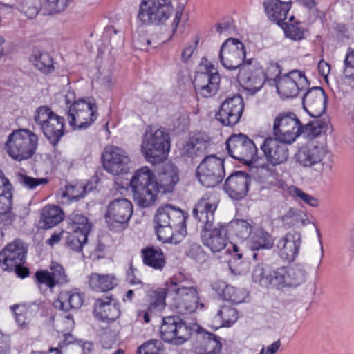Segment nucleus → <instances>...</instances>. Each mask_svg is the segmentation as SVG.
<instances>
[{
    "mask_svg": "<svg viewBox=\"0 0 354 354\" xmlns=\"http://www.w3.org/2000/svg\"><path fill=\"white\" fill-rule=\"evenodd\" d=\"M307 113L314 118V120L304 126L294 112L280 114L274 120L273 125L274 136L283 142L290 144L303 133H306L311 139L325 133L330 124L329 117L326 112H320L318 115H314L311 112Z\"/></svg>",
    "mask_w": 354,
    "mask_h": 354,
    "instance_id": "1",
    "label": "nucleus"
},
{
    "mask_svg": "<svg viewBox=\"0 0 354 354\" xmlns=\"http://www.w3.org/2000/svg\"><path fill=\"white\" fill-rule=\"evenodd\" d=\"M187 218V214L180 208L171 205L159 207L153 218L158 239L164 243H178L174 232H185Z\"/></svg>",
    "mask_w": 354,
    "mask_h": 354,
    "instance_id": "2",
    "label": "nucleus"
},
{
    "mask_svg": "<svg viewBox=\"0 0 354 354\" xmlns=\"http://www.w3.org/2000/svg\"><path fill=\"white\" fill-rule=\"evenodd\" d=\"M170 149V136L164 128L149 126L142 137L141 151L147 162L156 165L167 159Z\"/></svg>",
    "mask_w": 354,
    "mask_h": 354,
    "instance_id": "3",
    "label": "nucleus"
},
{
    "mask_svg": "<svg viewBox=\"0 0 354 354\" xmlns=\"http://www.w3.org/2000/svg\"><path fill=\"white\" fill-rule=\"evenodd\" d=\"M133 200L141 207L153 205L159 192L158 183L153 173L147 167L138 169L129 183Z\"/></svg>",
    "mask_w": 354,
    "mask_h": 354,
    "instance_id": "4",
    "label": "nucleus"
},
{
    "mask_svg": "<svg viewBox=\"0 0 354 354\" xmlns=\"http://www.w3.org/2000/svg\"><path fill=\"white\" fill-rule=\"evenodd\" d=\"M38 145L37 136L29 129H20L12 131L8 138L5 149L12 159L21 162L30 158Z\"/></svg>",
    "mask_w": 354,
    "mask_h": 354,
    "instance_id": "5",
    "label": "nucleus"
},
{
    "mask_svg": "<svg viewBox=\"0 0 354 354\" xmlns=\"http://www.w3.org/2000/svg\"><path fill=\"white\" fill-rule=\"evenodd\" d=\"M194 324L187 323L179 315L164 317L160 326L161 338L173 345H182L193 335Z\"/></svg>",
    "mask_w": 354,
    "mask_h": 354,
    "instance_id": "6",
    "label": "nucleus"
},
{
    "mask_svg": "<svg viewBox=\"0 0 354 354\" xmlns=\"http://www.w3.org/2000/svg\"><path fill=\"white\" fill-rule=\"evenodd\" d=\"M171 0H142L138 19L143 25L164 24L172 15Z\"/></svg>",
    "mask_w": 354,
    "mask_h": 354,
    "instance_id": "7",
    "label": "nucleus"
},
{
    "mask_svg": "<svg viewBox=\"0 0 354 354\" xmlns=\"http://www.w3.org/2000/svg\"><path fill=\"white\" fill-rule=\"evenodd\" d=\"M225 145L229 156L241 162L250 165L259 159L256 145L243 133L231 135Z\"/></svg>",
    "mask_w": 354,
    "mask_h": 354,
    "instance_id": "8",
    "label": "nucleus"
},
{
    "mask_svg": "<svg viewBox=\"0 0 354 354\" xmlns=\"http://www.w3.org/2000/svg\"><path fill=\"white\" fill-rule=\"evenodd\" d=\"M224 160L215 155L206 156L196 169V177L206 187H214L225 176Z\"/></svg>",
    "mask_w": 354,
    "mask_h": 354,
    "instance_id": "9",
    "label": "nucleus"
},
{
    "mask_svg": "<svg viewBox=\"0 0 354 354\" xmlns=\"http://www.w3.org/2000/svg\"><path fill=\"white\" fill-rule=\"evenodd\" d=\"M287 143L277 139L276 137L265 139L261 145V150L268 164H263L261 167L262 171L265 170L273 175L276 172L275 166L286 162L289 156V150Z\"/></svg>",
    "mask_w": 354,
    "mask_h": 354,
    "instance_id": "10",
    "label": "nucleus"
},
{
    "mask_svg": "<svg viewBox=\"0 0 354 354\" xmlns=\"http://www.w3.org/2000/svg\"><path fill=\"white\" fill-rule=\"evenodd\" d=\"M34 118L48 141L53 147H57L65 133L64 118L55 112H36Z\"/></svg>",
    "mask_w": 354,
    "mask_h": 354,
    "instance_id": "11",
    "label": "nucleus"
},
{
    "mask_svg": "<svg viewBox=\"0 0 354 354\" xmlns=\"http://www.w3.org/2000/svg\"><path fill=\"white\" fill-rule=\"evenodd\" d=\"M306 276V270L301 264L292 267L281 266L271 270L270 287L278 290L286 287H297L305 281Z\"/></svg>",
    "mask_w": 354,
    "mask_h": 354,
    "instance_id": "12",
    "label": "nucleus"
},
{
    "mask_svg": "<svg viewBox=\"0 0 354 354\" xmlns=\"http://www.w3.org/2000/svg\"><path fill=\"white\" fill-rule=\"evenodd\" d=\"M245 58L244 45L239 40L234 38L227 39L221 46L219 59L221 64L227 70L232 71L242 68Z\"/></svg>",
    "mask_w": 354,
    "mask_h": 354,
    "instance_id": "13",
    "label": "nucleus"
},
{
    "mask_svg": "<svg viewBox=\"0 0 354 354\" xmlns=\"http://www.w3.org/2000/svg\"><path fill=\"white\" fill-rule=\"evenodd\" d=\"M133 214V205L126 198H118L107 206L105 215L110 230L117 231L129 221Z\"/></svg>",
    "mask_w": 354,
    "mask_h": 354,
    "instance_id": "14",
    "label": "nucleus"
},
{
    "mask_svg": "<svg viewBox=\"0 0 354 354\" xmlns=\"http://www.w3.org/2000/svg\"><path fill=\"white\" fill-rule=\"evenodd\" d=\"M103 167L113 175L127 174L130 169V159L127 153L118 147L109 146L102 153Z\"/></svg>",
    "mask_w": 354,
    "mask_h": 354,
    "instance_id": "15",
    "label": "nucleus"
},
{
    "mask_svg": "<svg viewBox=\"0 0 354 354\" xmlns=\"http://www.w3.org/2000/svg\"><path fill=\"white\" fill-rule=\"evenodd\" d=\"M27 254V246L20 239L8 243L0 252V266L4 270H13V267L24 264Z\"/></svg>",
    "mask_w": 354,
    "mask_h": 354,
    "instance_id": "16",
    "label": "nucleus"
},
{
    "mask_svg": "<svg viewBox=\"0 0 354 354\" xmlns=\"http://www.w3.org/2000/svg\"><path fill=\"white\" fill-rule=\"evenodd\" d=\"M201 238L205 246L213 253H216L225 248L230 236L225 223L220 222L215 226L202 229Z\"/></svg>",
    "mask_w": 354,
    "mask_h": 354,
    "instance_id": "17",
    "label": "nucleus"
},
{
    "mask_svg": "<svg viewBox=\"0 0 354 354\" xmlns=\"http://www.w3.org/2000/svg\"><path fill=\"white\" fill-rule=\"evenodd\" d=\"M251 178L245 171H235L225 181L223 189L232 200L244 198L249 190Z\"/></svg>",
    "mask_w": 354,
    "mask_h": 354,
    "instance_id": "18",
    "label": "nucleus"
},
{
    "mask_svg": "<svg viewBox=\"0 0 354 354\" xmlns=\"http://www.w3.org/2000/svg\"><path fill=\"white\" fill-rule=\"evenodd\" d=\"M195 327L193 335L196 342L194 348L196 354H218L222 347L221 338L216 335L205 331L199 325L194 324Z\"/></svg>",
    "mask_w": 354,
    "mask_h": 354,
    "instance_id": "19",
    "label": "nucleus"
},
{
    "mask_svg": "<svg viewBox=\"0 0 354 354\" xmlns=\"http://www.w3.org/2000/svg\"><path fill=\"white\" fill-rule=\"evenodd\" d=\"M217 207V200L210 196H203L196 204L192 214L201 230L214 226Z\"/></svg>",
    "mask_w": 354,
    "mask_h": 354,
    "instance_id": "20",
    "label": "nucleus"
},
{
    "mask_svg": "<svg viewBox=\"0 0 354 354\" xmlns=\"http://www.w3.org/2000/svg\"><path fill=\"white\" fill-rule=\"evenodd\" d=\"M237 77L245 89L252 94L261 89L265 82L263 71L251 63L242 66Z\"/></svg>",
    "mask_w": 354,
    "mask_h": 354,
    "instance_id": "21",
    "label": "nucleus"
},
{
    "mask_svg": "<svg viewBox=\"0 0 354 354\" xmlns=\"http://www.w3.org/2000/svg\"><path fill=\"white\" fill-rule=\"evenodd\" d=\"M210 147L211 139L208 135L202 132L194 133L183 145L181 155L192 159L202 157L208 152Z\"/></svg>",
    "mask_w": 354,
    "mask_h": 354,
    "instance_id": "22",
    "label": "nucleus"
},
{
    "mask_svg": "<svg viewBox=\"0 0 354 354\" xmlns=\"http://www.w3.org/2000/svg\"><path fill=\"white\" fill-rule=\"evenodd\" d=\"M306 82L307 79L301 71H292L279 77L276 82V87L281 97H293L297 95L299 85Z\"/></svg>",
    "mask_w": 354,
    "mask_h": 354,
    "instance_id": "23",
    "label": "nucleus"
},
{
    "mask_svg": "<svg viewBox=\"0 0 354 354\" xmlns=\"http://www.w3.org/2000/svg\"><path fill=\"white\" fill-rule=\"evenodd\" d=\"M220 80L218 71L212 68L205 73H198L195 77L194 85L199 95L204 97H209L217 92Z\"/></svg>",
    "mask_w": 354,
    "mask_h": 354,
    "instance_id": "24",
    "label": "nucleus"
},
{
    "mask_svg": "<svg viewBox=\"0 0 354 354\" xmlns=\"http://www.w3.org/2000/svg\"><path fill=\"white\" fill-rule=\"evenodd\" d=\"M301 243L300 233L296 231L289 232L277 242L278 254L284 261H293L298 256Z\"/></svg>",
    "mask_w": 354,
    "mask_h": 354,
    "instance_id": "25",
    "label": "nucleus"
},
{
    "mask_svg": "<svg viewBox=\"0 0 354 354\" xmlns=\"http://www.w3.org/2000/svg\"><path fill=\"white\" fill-rule=\"evenodd\" d=\"M172 299L171 307L180 314L194 312L199 304V297L196 289H183L181 294L169 295ZM203 307V304H200Z\"/></svg>",
    "mask_w": 354,
    "mask_h": 354,
    "instance_id": "26",
    "label": "nucleus"
},
{
    "mask_svg": "<svg viewBox=\"0 0 354 354\" xmlns=\"http://www.w3.org/2000/svg\"><path fill=\"white\" fill-rule=\"evenodd\" d=\"M326 154L323 146L313 142L300 147L295 155L297 163L304 167H311L322 162Z\"/></svg>",
    "mask_w": 354,
    "mask_h": 354,
    "instance_id": "27",
    "label": "nucleus"
},
{
    "mask_svg": "<svg viewBox=\"0 0 354 354\" xmlns=\"http://www.w3.org/2000/svg\"><path fill=\"white\" fill-rule=\"evenodd\" d=\"M93 313L99 320L113 322L120 315L119 304L112 296L98 298L94 305Z\"/></svg>",
    "mask_w": 354,
    "mask_h": 354,
    "instance_id": "28",
    "label": "nucleus"
},
{
    "mask_svg": "<svg viewBox=\"0 0 354 354\" xmlns=\"http://www.w3.org/2000/svg\"><path fill=\"white\" fill-rule=\"evenodd\" d=\"M274 245V238L268 232L262 229L256 230L248 242V248L252 252L253 259L262 260L263 250H270Z\"/></svg>",
    "mask_w": 354,
    "mask_h": 354,
    "instance_id": "29",
    "label": "nucleus"
},
{
    "mask_svg": "<svg viewBox=\"0 0 354 354\" xmlns=\"http://www.w3.org/2000/svg\"><path fill=\"white\" fill-rule=\"evenodd\" d=\"M212 288L223 300L239 304L245 301L247 292L243 289L227 285L225 281H218L213 283Z\"/></svg>",
    "mask_w": 354,
    "mask_h": 354,
    "instance_id": "30",
    "label": "nucleus"
},
{
    "mask_svg": "<svg viewBox=\"0 0 354 354\" xmlns=\"http://www.w3.org/2000/svg\"><path fill=\"white\" fill-rule=\"evenodd\" d=\"M84 301V295L76 290L63 291L59 293L57 299L54 302V306L61 310L68 312L72 309H79L82 306Z\"/></svg>",
    "mask_w": 354,
    "mask_h": 354,
    "instance_id": "31",
    "label": "nucleus"
},
{
    "mask_svg": "<svg viewBox=\"0 0 354 354\" xmlns=\"http://www.w3.org/2000/svg\"><path fill=\"white\" fill-rule=\"evenodd\" d=\"M263 6L268 18L281 26L290 8L288 3L279 0H266Z\"/></svg>",
    "mask_w": 354,
    "mask_h": 354,
    "instance_id": "32",
    "label": "nucleus"
},
{
    "mask_svg": "<svg viewBox=\"0 0 354 354\" xmlns=\"http://www.w3.org/2000/svg\"><path fill=\"white\" fill-rule=\"evenodd\" d=\"M283 227L290 228L306 225L309 223L306 214L301 209L288 207L277 217Z\"/></svg>",
    "mask_w": 354,
    "mask_h": 354,
    "instance_id": "33",
    "label": "nucleus"
},
{
    "mask_svg": "<svg viewBox=\"0 0 354 354\" xmlns=\"http://www.w3.org/2000/svg\"><path fill=\"white\" fill-rule=\"evenodd\" d=\"M143 263L155 270H162L166 265L162 250L157 247L147 246L141 250Z\"/></svg>",
    "mask_w": 354,
    "mask_h": 354,
    "instance_id": "34",
    "label": "nucleus"
},
{
    "mask_svg": "<svg viewBox=\"0 0 354 354\" xmlns=\"http://www.w3.org/2000/svg\"><path fill=\"white\" fill-rule=\"evenodd\" d=\"M327 97L324 91L320 87L309 89L303 97V107L305 111L310 109H322L326 111Z\"/></svg>",
    "mask_w": 354,
    "mask_h": 354,
    "instance_id": "35",
    "label": "nucleus"
},
{
    "mask_svg": "<svg viewBox=\"0 0 354 354\" xmlns=\"http://www.w3.org/2000/svg\"><path fill=\"white\" fill-rule=\"evenodd\" d=\"M158 180L159 192L160 189L162 192H172L174 185L179 180L177 167L173 165H165L159 174Z\"/></svg>",
    "mask_w": 354,
    "mask_h": 354,
    "instance_id": "36",
    "label": "nucleus"
},
{
    "mask_svg": "<svg viewBox=\"0 0 354 354\" xmlns=\"http://www.w3.org/2000/svg\"><path fill=\"white\" fill-rule=\"evenodd\" d=\"M252 221L235 219L225 223V226L229 236H236L240 240L248 239L252 234Z\"/></svg>",
    "mask_w": 354,
    "mask_h": 354,
    "instance_id": "37",
    "label": "nucleus"
},
{
    "mask_svg": "<svg viewBox=\"0 0 354 354\" xmlns=\"http://www.w3.org/2000/svg\"><path fill=\"white\" fill-rule=\"evenodd\" d=\"M88 284L95 291L106 292L117 286V279L112 274L92 273L88 278Z\"/></svg>",
    "mask_w": 354,
    "mask_h": 354,
    "instance_id": "38",
    "label": "nucleus"
},
{
    "mask_svg": "<svg viewBox=\"0 0 354 354\" xmlns=\"http://www.w3.org/2000/svg\"><path fill=\"white\" fill-rule=\"evenodd\" d=\"M66 221L68 224L67 229L69 231L88 235L92 228V224L88 221L87 217L78 212L71 214Z\"/></svg>",
    "mask_w": 354,
    "mask_h": 354,
    "instance_id": "39",
    "label": "nucleus"
},
{
    "mask_svg": "<svg viewBox=\"0 0 354 354\" xmlns=\"http://www.w3.org/2000/svg\"><path fill=\"white\" fill-rule=\"evenodd\" d=\"M63 212L57 206L52 205L45 207L41 212L40 223H42V227L45 229L52 228L63 219Z\"/></svg>",
    "mask_w": 354,
    "mask_h": 354,
    "instance_id": "40",
    "label": "nucleus"
},
{
    "mask_svg": "<svg viewBox=\"0 0 354 354\" xmlns=\"http://www.w3.org/2000/svg\"><path fill=\"white\" fill-rule=\"evenodd\" d=\"M64 100L66 105H69L68 111H93L97 109L95 102L93 98L75 100V95L73 91H68L64 95Z\"/></svg>",
    "mask_w": 354,
    "mask_h": 354,
    "instance_id": "41",
    "label": "nucleus"
},
{
    "mask_svg": "<svg viewBox=\"0 0 354 354\" xmlns=\"http://www.w3.org/2000/svg\"><path fill=\"white\" fill-rule=\"evenodd\" d=\"M98 116V112H68V124L73 127L77 120V130H83L91 126Z\"/></svg>",
    "mask_w": 354,
    "mask_h": 354,
    "instance_id": "42",
    "label": "nucleus"
},
{
    "mask_svg": "<svg viewBox=\"0 0 354 354\" xmlns=\"http://www.w3.org/2000/svg\"><path fill=\"white\" fill-rule=\"evenodd\" d=\"M215 320H221L220 327H230L238 319V312L234 307L227 305H223L218 310ZM218 328V327H217Z\"/></svg>",
    "mask_w": 354,
    "mask_h": 354,
    "instance_id": "43",
    "label": "nucleus"
},
{
    "mask_svg": "<svg viewBox=\"0 0 354 354\" xmlns=\"http://www.w3.org/2000/svg\"><path fill=\"white\" fill-rule=\"evenodd\" d=\"M32 61L35 67L44 73L48 74L54 70L53 59L46 52L35 51L32 55Z\"/></svg>",
    "mask_w": 354,
    "mask_h": 354,
    "instance_id": "44",
    "label": "nucleus"
},
{
    "mask_svg": "<svg viewBox=\"0 0 354 354\" xmlns=\"http://www.w3.org/2000/svg\"><path fill=\"white\" fill-rule=\"evenodd\" d=\"M12 201V190H7V192L0 194V223L5 225L11 222Z\"/></svg>",
    "mask_w": 354,
    "mask_h": 354,
    "instance_id": "45",
    "label": "nucleus"
},
{
    "mask_svg": "<svg viewBox=\"0 0 354 354\" xmlns=\"http://www.w3.org/2000/svg\"><path fill=\"white\" fill-rule=\"evenodd\" d=\"M182 278V275L178 274L165 281V286L169 292V295L181 294L183 289H196L194 286H189L188 283L189 282L183 280Z\"/></svg>",
    "mask_w": 354,
    "mask_h": 354,
    "instance_id": "46",
    "label": "nucleus"
},
{
    "mask_svg": "<svg viewBox=\"0 0 354 354\" xmlns=\"http://www.w3.org/2000/svg\"><path fill=\"white\" fill-rule=\"evenodd\" d=\"M270 276H271V270L269 267L262 263H258L252 272V281L262 287L269 288L270 286Z\"/></svg>",
    "mask_w": 354,
    "mask_h": 354,
    "instance_id": "47",
    "label": "nucleus"
},
{
    "mask_svg": "<svg viewBox=\"0 0 354 354\" xmlns=\"http://www.w3.org/2000/svg\"><path fill=\"white\" fill-rule=\"evenodd\" d=\"M169 297V292L165 286L162 288H159L153 292L151 295V299L148 306L149 311H154L155 313L160 312L166 306L165 298Z\"/></svg>",
    "mask_w": 354,
    "mask_h": 354,
    "instance_id": "48",
    "label": "nucleus"
},
{
    "mask_svg": "<svg viewBox=\"0 0 354 354\" xmlns=\"http://www.w3.org/2000/svg\"><path fill=\"white\" fill-rule=\"evenodd\" d=\"M87 234L68 231L67 232L66 245L75 252H80L82 250L84 245L87 243Z\"/></svg>",
    "mask_w": 354,
    "mask_h": 354,
    "instance_id": "49",
    "label": "nucleus"
},
{
    "mask_svg": "<svg viewBox=\"0 0 354 354\" xmlns=\"http://www.w3.org/2000/svg\"><path fill=\"white\" fill-rule=\"evenodd\" d=\"M17 180L24 188L28 190H34L37 186L45 185L48 182L47 178H33L22 173L17 174Z\"/></svg>",
    "mask_w": 354,
    "mask_h": 354,
    "instance_id": "50",
    "label": "nucleus"
},
{
    "mask_svg": "<svg viewBox=\"0 0 354 354\" xmlns=\"http://www.w3.org/2000/svg\"><path fill=\"white\" fill-rule=\"evenodd\" d=\"M72 1L73 0H43L41 8L44 9L48 15L59 13L64 11L67 8L69 2Z\"/></svg>",
    "mask_w": 354,
    "mask_h": 354,
    "instance_id": "51",
    "label": "nucleus"
},
{
    "mask_svg": "<svg viewBox=\"0 0 354 354\" xmlns=\"http://www.w3.org/2000/svg\"><path fill=\"white\" fill-rule=\"evenodd\" d=\"M243 112H216L215 119L223 126L232 127L238 123Z\"/></svg>",
    "mask_w": 354,
    "mask_h": 354,
    "instance_id": "52",
    "label": "nucleus"
},
{
    "mask_svg": "<svg viewBox=\"0 0 354 354\" xmlns=\"http://www.w3.org/2000/svg\"><path fill=\"white\" fill-rule=\"evenodd\" d=\"M290 194L295 199H299L311 207H316L319 205V200L317 198L303 192L297 187H291Z\"/></svg>",
    "mask_w": 354,
    "mask_h": 354,
    "instance_id": "53",
    "label": "nucleus"
},
{
    "mask_svg": "<svg viewBox=\"0 0 354 354\" xmlns=\"http://www.w3.org/2000/svg\"><path fill=\"white\" fill-rule=\"evenodd\" d=\"M50 274L57 285H63L68 282L64 267L59 263L52 261L50 266Z\"/></svg>",
    "mask_w": 354,
    "mask_h": 354,
    "instance_id": "54",
    "label": "nucleus"
},
{
    "mask_svg": "<svg viewBox=\"0 0 354 354\" xmlns=\"http://www.w3.org/2000/svg\"><path fill=\"white\" fill-rule=\"evenodd\" d=\"M243 100L240 95H236L227 97L221 104L219 111H243Z\"/></svg>",
    "mask_w": 354,
    "mask_h": 354,
    "instance_id": "55",
    "label": "nucleus"
},
{
    "mask_svg": "<svg viewBox=\"0 0 354 354\" xmlns=\"http://www.w3.org/2000/svg\"><path fill=\"white\" fill-rule=\"evenodd\" d=\"M35 279L38 286L44 284L48 288L52 289L57 286L55 281L53 279L50 272L48 270H37L35 273Z\"/></svg>",
    "mask_w": 354,
    "mask_h": 354,
    "instance_id": "56",
    "label": "nucleus"
},
{
    "mask_svg": "<svg viewBox=\"0 0 354 354\" xmlns=\"http://www.w3.org/2000/svg\"><path fill=\"white\" fill-rule=\"evenodd\" d=\"M185 253L187 257L196 261H204L205 260V253L201 245L197 243H189Z\"/></svg>",
    "mask_w": 354,
    "mask_h": 354,
    "instance_id": "57",
    "label": "nucleus"
},
{
    "mask_svg": "<svg viewBox=\"0 0 354 354\" xmlns=\"http://www.w3.org/2000/svg\"><path fill=\"white\" fill-rule=\"evenodd\" d=\"M162 343L159 340H150L140 346L138 354H161Z\"/></svg>",
    "mask_w": 354,
    "mask_h": 354,
    "instance_id": "58",
    "label": "nucleus"
},
{
    "mask_svg": "<svg viewBox=\"0 0 354 354\" xmlns=\"http://www.w3.org/2000/svg\"><path fill=\"white\" fill-rule=\"evenodd\" d=\"M343 73L346 79L354 82V50L349 51L344 61Z\"/></svg>",
    "mask_w": 354,
    "mask_h": 354,
    "instance_id": "59",
    "label": "nucleus"
},
{
    "mask_svg": "<svg viewBox=\"0 0 354 354\" xmlns=\"http://www.w3.org/2000/svg\"><path fill=\"white\" fill-rule=\"evenodd\" d=\"M21 8L19 9L23 12L29 19H34L38 15L40 8L32 0L24 1L20 3Z\"/></svg>",
    "mask_w": 354,
    "mask_h": 354,
    "instance_id": "60",
    "label": "nucleus"
},
{
    "mask_svg": "<svg viewBox=\"0 0 354 354\" xmlns=\"http://www.w3.org/2000/svg\"><path fill=\"white\" fill-rule=\"evenodd\" d=\"M66 191L62 193V198L67 197L71 201H77L85 196V194L82 192V186L69 185L66 186Z\"/></svg>",
    "mask_w": 354,
    "mask_h": 354,
    "instance_id": "61",
    "label": "nucleus"
},
{
    "mask_svg": "<svg viewBox=\"0 0 354 354\" xmlns=\"http://www.w3.org/2000/svg\"><path fill=\"white\" fill-rule=\"evenodd\" d=\"M280 26L284 30L286 36L293 40H299L304 37L303 31L293 24H288L284 21Z\"/></svg>",
    "mask_w": 354,
    "mask_h": 354,
    "instance_id": "62",
    "label": "nucleus"
},
{
    "mask_svg": "<svg viewBox=\"0 0 354 354\" xmlns=\"http://www.w3.org/2000/svg\"><path fill=\"white\" fill-rule=\"evenodd\" d=\"M281 74L280 66L277 63L270 62L266 71H263L265 80H274L277 82V79Z\"/></svg>",
    "mask_w": 354,
    "mask_h": 354,
    "instance_id": "63",
    "label": "nucleus"
},
{
    "mask_svg": "<svg viewBox=\"0 0 354 354\" xmlns=\"http://www.w3.org/2000/svg\"><path fill=\"white\" fill-rule=\"evenodd\" d=\"M136 271V269L131 266L127 270L126 280L131 286H138L141 288L143 286V283L140 279L136 277L135 274Z\"/></svg>",
    "mask_w": 354,
    "mask_h": 354,
    "instance_id": "64",
    "label": "nucleus"
}]
</instances>
